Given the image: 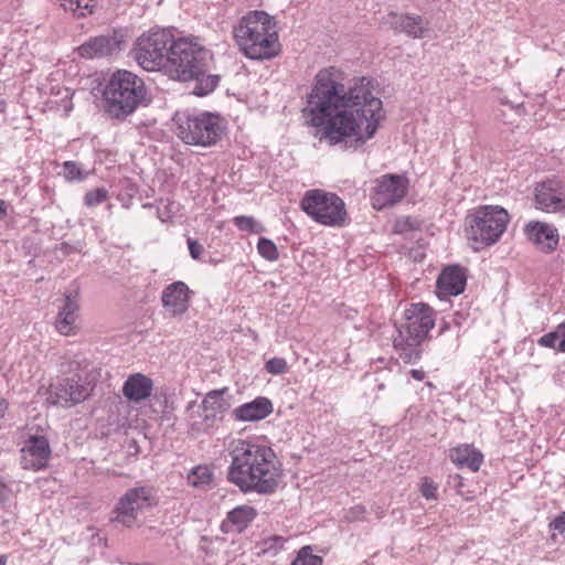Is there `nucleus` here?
<instances>
[{"label": "nucleus", "mask_w": 565, "mask_h": 565, "mask_svg": "<svg viewBox=\"0 0 565 565\" xmlns=\"http://www.w3.org/2000/svg\"><path fill=\"white\" fill-rule=\"evenodd\" d=\"M340 75L334 67L319 71L302 113L320 140L334 146L352 138L356 149L374 137L384 118L383 105L374 79L355 78L345 88Z\"/></svg>", "instance_id": "nucleus-1"}, {"label": "nucleus", "mask_w": 565, "mask_h": 565, "mask_svg": "<svg viewBox=\"0 0 565 565\" xmlns=\"http://www.w3.org/2000/svg\"><path fill=\"white\" fill-rule=\"evenodd\" d=\"M227 480L243 493L271 494L279 486L281 465L263 441L236 439L230 445Z\"/></svg>", "instance_id": "nucleus-2"}, {"label": "nucleus", "mask_w": 565, "mask_h": 565, "mask_svg": "<svg viewBox=\"0 0 565 565\" xmlns=\"http://www.w3.org/2000/svg\"><path fill=\"white\" fill-rule=\"evenodd\" d=\"M212 53L202 44L189 38L173 39L167 71L182 82L195 81L193 93L205 96L218 85V75H207Z\"/></svg>", "instance_id": "nucleus-3"}, {"label": "nucleus", "mask_w": 565, "mask_h": 565, "mask_svg": "<svg viewBox=\"0 0 565 565\" xmlns=\"http://www.w3.org/2000/svg\"><path fill=\"white\" fill-rule=\"evenodd\" d=\"M234 39L243 54L257 61L271 60L280 51L277 25L265 11H252L234 26Z\"/></svg>", "instance_id": "nucleus-4"}, {"label": "nucleus", "mask_w": 565, "mask_h": 565, "mask_svg": "<svg viewBox=\"0 0 565 565\" xmlns=\"http://www.w3.org/2000/svg\"><path fill=\"white\" fill-rule=\"evenodd\" d=\"M436 322L435 310L426 303H412L404 311V322L396 324L397 334L393 347L406 364L417 363L422 358V343Z\"/></svg>", "instance_id": "nucleus-5"}, {"label": "nucleus", "mask_w": 565, "mask_h": 565, "mask_svg": "<svg viewBox=\"0 0 565 565\" xmlns=\"http://www.w3.org/2000/svg\"><path fill=\"white\" fill-rule=\"evenodd\" d=\"M105 111L111 118L125 119L131 115L146 96L145 83L136 74L118 70L115 72L105 89Z\"/></svg>", "instance_id": "nucleus-6"}, {"label": "nucleus", "mask_w": 565, "mask_h": 565, "mask_svg": "<svg viewBox=\"0 0 565 565\" xmlns=\"http://www.w3.org/2000/svg\"><path fill=\"white\" fill-rule=\"evenodd\" d=\"M177 136L186 145L215 146L225 132L226 121L217 113H177L173 117Z\"/></svg>", "instance_id": "nucleus-7"}, {"label": "nucleus", "mask_w": 565, "mask_h": 565, "mask_svg": "<svg viewBox=\"0 0 565 565\" xmlns=\"http://www.w3.org/2000/svg\"><path fill=\"white\" fill-rule=\"evenodd\" d=\"M509 221L510 216L503 207L480 206L467 216V237L473 243L476 250L493 245L505 232Z\"/></svg>", "instance_id": "nucleus-8"}, {"label": "nucleus", "mask_w": 565, "mask_h": 565, "mask_svg": "<svg viewBox=\"0 0 565 565\" xmlns=\"http://www.w3.org/2000/svg\"><path fill=\"white\" fill-rule=\"evenodd\" d=\"M173 39L174 35L167 29H150L136 40L132 49L134 58L148 72L167 68Z\"/></svg>", "instance_id": "nucleus-9"}, {"label": "nucleus", "mask_w": 565, "mask_h": 565, "mask_svg": "<svg viewBox=\"0 0 565 565\" xmlns=\"http://www.w3.org/2000/svg\"><path fill=\"white\" fill-rule=\"evenodd\" d=\"M301 210L326 226H341L347 217L345 204L337 194L320 189L309 190L300 201Z\"/></svg>", "instance_id": "nucleus-10"}, {"label": "nucleus", "mask_w": 565, "mask_h": 565, "mask_svg": "<svg viewBox=\"0 0 565 565\" xmlns=\"http://www.w3.org/2000/svg\"><path fill=\"white\" fill-rule=\"evenodd\" d=\"M89 383L79 375L64 377L47 388L46 401L55 406L71 407L85 401L90 394Z\"/></svg>", "instance_id": "nucleus-11"}, {"label": "nucleus", "mask_w": 565, "mask_h": 565, "mask_svg": "<svg viewBox=\"0 0 565 565\" xmlns=\"http://www.w3.org/2000/svg\"><path fill=\"white\" fill-rule=\"evenodd\" d=\"M153 490L148 486L135 487L125 492L116 504V520L130 526L137 518V513L151 505Z\"/></svg>", "instance_id": "nucleus-12"}, {"label": "nucleus", "mask_w": 565, "mask_h": 565, "mask_svg": "<svg viewBox=\"0 0 565 565\" xmlns=\"http://www.w3.org/2000/svg\"><path fill=\"white\" fill-rule=\"evenodd\" d=\"M408 179L398 174H385L376 180L372 194V205L376 210L393 206L399 202L407 192Z\"/></svg>", "instance_id": "nucleus-13"}, {"label": "nucleus", "mask_w": 565, "mask_h": 565, "mask_svg": "<svg viewBox=\"0 0 565 565\" xmlns=\"http://www.w3.org/2000/svg\"><path fill=\"white\" fill-rule=\"evenodd\" d=\"M385 23L397 33H404L412 39H423L429 36V20L415 13H395L391 12L385 18Z\"/></svg>", "instance_id": "nucleus-14"}, {"label": "nucleus", "mask_w": 565, "mask_h": 565, "mask_svg": "<svg viewBox=\"0 0 565 565\" xmlns=\"http://www.w3.org/2000/svg\"><path fill=\"white\" fill-rule=\"evenodd\" d=\"M536 209L546 213L565 210V192L558 180L550 179L539 183L534 193Z\"/></svg>", "instance_id": "nucleus-15"}, {"label": "nucleus", "mask_w": 565, "mask_h": 565, "mask_svg": "<svg viewBox=\"0 0 565 565\" xmlns=\"http://www.w3.org/2000/svg\"><path fill=\"white\" fill-rule=\"evenodd\" d=\"M51 456V448L46 437L31 436L21 449V467L26 470L39 471L46 467Z\"/></svg>", "instance_id": "nucleus-16"}, {"label": "nucleus", "mask_w": 565, "mask_h": 565, "mask_svg": "<svg viewBox=\"0 0 565 565\" xmlns=\"http://www.w3.org/2000/svg\"><path fill=\"white\" fill-rule=\"evenodd\" d=\"M527 239L542 253L552 254L559 243L558 230L548 223L531 221L524 227Z\"/></svg>", "instance_id": "nucleus-17"}, {"label": "nucleus", "mask_w": 565, "mask_h": 565, "mask_svg": "<svg viewBox=\"0 0 565 565\" xmlns=\"http://www.w3.org/2000/svg\"><path fill=\"white\" fill-rule=\"evenodd\" d=\"M191 290L189 286L181 280L166 286L161 294V303L170 317L183 316L190 307Z\"/></svg>", "instance_id": "nucleus-18"}, {"label": "nucleus", "mask_w": 565, "mask_h": 565, "mask_svg": "<svg viewBox=\"0 0 565 565\" xmlns=\"http://www.w3.org/2000/svg\"><path fill=\"white\" fill-rule=\"evenodd\" d=\"M466 286V269L459 265H448L438 275L436 281L437 296L439 299L459 296L465 291Z\"/></svg>", "instance_id": "nucleus-19"}, {"label": "nucleus", "mask_w": 565, "mask_h": 565, "mask_svg": "<svg viewBox=\"0 0 565 565\" xmlns=\"http://www.w3.org/2000/svg\"><path fill=\"white\" fill-rule=\"evenodd\" d=\"M78 51L85 58L109 56L120 51V40L116 34L98 35L84 42Z\"/></svg>", "instance_id": "nucleus-20"}, {"label": "nucleus", "mask_w": 565, "mask_h": 565, "mask_svg": "<svg viewBox=\"0 0 565 565\" xmlns=\"http://www.w3.org/2000/svg\"><path fill=\"white\" fill-rule=\"evenodd\" d=\"M273 403L269 398L258 396L233 409V417L238 422H258L273 413Z\"/></svg>", "instance_id": "nucleus-21"}, {"label": "nucleus", "mask_w": 565, "mask_h": 565, "mask_svg": "<svg viewBox=\"0 0 565 565\" xmlns=\"http://www.w3.org/2000/svg\"><path fill=\"white\" fill-rule=\"evenodd\" d=\"M152 390V380L141 373L129 375L122 385L124 396L134 403H139L150 397Z\"/></svg>", "instance_id": "nucleus-22"}, {"label": "nucleus", "mask_w": 565, "mask_h": 565, "mask_svg": "<svg viewBox=\"0 0 565 565\" xmlns=\"http://www.w3.org/2000/svg\"><path fill=\"white\" fill-rule=\"evenodd\" d=\"M257 516V510L247 504L238 505L227 512L226 519L222 523L224 533H242Z\"/></svg>", "instance_id": "nucleus-23"}, {"label": "nucleus", "mask_w": 565, "mask_h": 565, "mask_svg": "<svg viewBox=\"0 0 565 565\" xmlns=\"http://www.w3.org/2000/svg\"><path fill=\"white\" fill-rule=\"evenodd\" d=\"M226 388L213 390L209 392L202 401V408L204 412V420L212 424L221 420L224 414L230 409L231 404L224 397Z\"/></svg>", "instance_id": "nucleus-24"}, {"label": "nucleus", "mask_w": 565, "mask_h": 565, "mask_svg": "<svg viewBox=\"0 0 565 565\" xmlns=\"http://www.w3.org/2000/svg\"><path fill=\"white\" fill-rule=\"evenodd\" d=\"M450 459L458 468H468L472 472L480 469L483 456L469 445H462L450 451Z\"/></svg>", "instance_id": "nucleus-25"}, {"label": "nucleus", "mask_w": 565, "mask_h": 565, "mask_svg": "<svg viewBox=\"0 0 565 565\" xmlns=\"http://www.w3.org/2000/svg\"><path fill=\"white\" fill-rule=\"evenodd\" d=\"M539 345L565 352V321L537 340Z\"/></svg>", "instance_id": "nucleus-26"}, {"label": "nucleus", "mask_w": 565, "mask_h": 565, "mask_svg": "<svg viewBox=\"0 0 565 565\" xmlns=\"http://www.w3.org/2000/svg\"><path fill=\"white\" fill-rule=\"evenodd\" d=\"M213 480V471L206 465L193 467L188 475V483L194 488H207Z\"/></svg>", "instance_id": "nucleus-27"}, {"label": "nucleus", "mask_w": 565, "mask_h": 565, "mask_svg": "<svg viewBox=\"0 0 565 565\" xmlns=\"http://www.w3.org/2000/svg\"><path fill=\"white\" fill-rule=\"evenodd\" d=\"M285 543L286 539L281 535L265 537L258 543V554L274 557L284 550Z\"/></svg>", "instance_id": "nucleus-28"}, {"label": "nucleus", "mask_w": 565, "mask_h": 565, "mask_svg": "<svg viewBox=\"0 0 565 565\" xmlns=\"http://www.w3.org/2000/svg\"><path fill=\"white\" fill-rule=\"evenodd\" d=\"M65 11H71L77 17H86L93 12L94 0H58Z\"/></svg>", "instance_id": "nucleus-29"}, {"label": "nucleus", "mask_w": 565, "mask_h": 565, "mask_svg": "<svg viewBox=\"0 0 565 565\" xmlns=\"http://www.w3.org/2000/svg\"><path fill=\"white\" fill-rule=\"evenodd\" d=\"M233 224L242 232L252 234H260L265 232L264 225L253 216H235L233 218Z\"/></svg>", "instance_id": "nucleus-30"}, {"label": "nucleus", "mask_w": 565, "mask_h": 565, "mask_svg": "<svg viewBox=\"0 0 565 565\" xmlns=\"http://www.w3.org/2000/svg\"><path fill=\"white\" fill-rule=\"evenodd\" d=\"M77 319V315H71L67 312H58L55 320L56 330L63 335H71L74 333V326Z\"/></svg>", "instance_id": "nucleus-31"}, {"label": "nucleus", "mask_w": 565, "mask_h": 565, "mask_svg": "<svg viewBox=\"0 0 565 565\" xmlns=\"http://www.w3.org/2000/svg\"><path fill=\"white\" fill-rule=\"evenodd\" d=\"M258 254L268 262H275L279 257V253L275 243L266 237H260L257 243Z\"/></svg>", "instance_id": "nucleus-32"}, {"label": "nucleus", "mask_w": 565, "mask_h": 565, "mask_svg": "<svg viewBox=\"0 0 565 565\" xmlns=\"http://www.w3.org/2000/svg\"><path fill=\"white\" fill-rule=\"evenodd\" d=\"M321 556L312 554L310 546L301 547L290 565H322Z\"/></svg>", "instance_id": "nucleus-33"}, {"label": "nucleus", "mask_w": 565, "mask_h": 565, "mask_svg": "<svg viewBox=\"0 0 565 565\" xmlns=\"http://www.w3.org/2000/svg\"><path fill=\"white\" fill-rule=\"evenodd\" d=\"M62 170L63 177L70 182L83 181L86 177L76 161H65L62 166Z\"/></svg>", "instance_id": "nucleus-34"}, {"label": "nucleus", "mask_w": 565, "mask_h": 565, "mask_svg": "<svg viewBox=\"0 0 565 565\" xmlns=\"http://www.w3.org/2000/svg\"><path fill=\"white\" fill-rule=\"evenodd\" d=\"M107 198L108 191L105 188H97L95 190L88 191L84 195V204L87 207H94L105 202Z\"/></svg>", "instance_id": "nucleus-35"}, {"label": "nucleus", "mask_w": 565, "mask_h": 565, "mask_svg": "<svg viewBox=\"0 0 565 565\" xmlns=\"http://www.w3.org/2000/svg\"><path fill=\"white\" fill-rule=\"evenodd\" d=\"M419 491L426 500H437L438 498V484L429 477L422 478Z\"/></svg>", "instance_id": "nucleus-36"}, {"label": "nucleus", "mask_w": 565, "mask_h": 565, "mask_svg": "<svg viewBox=\"0 0 565 565\" xmlns=\"http://www.w3.org/2000/svg\"><path fill=\"white\" fill-rule=\"evenodd\" d=\"M151 408L156 414L161 415V419H168V415L170 414L168 398L166 396H159L154 394L151 398Z\"/></svg>", "instance_id": "nucleus-37"}, {"label": "nucleus", "mask_w": 565, "mask_h": 565, "mask_svg": "<svg viewBox=\"0 0 565 565\" xmlns=\"http://www.w3.org/2000/svg\"><path fill=\"white\" fill-rule=\"evenodd\" d=\"M287 362L284 358H271L265 364V370L273 375H280L287 371Z\"/></svg>", "instance_id": "nucleus-38"}, {"label": "nucleus", "mask_w": 565, "mask_h": 565, "mask_svg": "<svg viewBox=\"0 0 565 565\" xmlns=\"http://www.w3.org/2000/svg\"><path fill=\"white\" fill-rule=\"evenodd\" d=\"M416 228L417 222L408 216L398 218L394 225V231L399 234L414 231Z\"/></svg>", "instance_id": "nucleus-39"}, {"label": "nucleus", "mask_w": 565, "mask_h": 565, "mask_svg": "<svg viewBox=\"0 0 565 565\" xmlns=\"http://www.w3.org/2000/svg\"><path fill=\"white\" fill-rule=\"evenodd\" d=\"M76 298H77V294H75L74 296L72 294L65 295L64 305L60 309L58 312H67L71 315H77L79 307H78Z\"/></svg>", "instance_id": "nucleus-40"}, {"label": "nucleus", "mask_w": 565, "mask_h": 565, "mask_svg": "<svg viewBox=\"0 0 565 565\" xmlns=\"http://www.w3.org/2000/svg\"><path fill=\"white\" fill-rule=\"evenodd\" d=\"M186 244H188L190 256L194 260H199L204 252L203 245L201 243H199L198 239L192 238V237H188Z\"/></svg>", "instance_id": "nucleus-41"}, {"label": "nucleus", "mask_w": 565, "mask_h": 565, "mask_svg": "<svg viewBox=\"0 0 565 565\" xmlns=\"http://www.w3.org/2000/svg\"><path fill=\"white\" fill-rule=\"evenodd\" d=\"M173 203H168L164 205V207H158L157 209V216L161 222H168L171 221L173 217L172 206Z\"/></svg>", "instance_id": "nucleus-42"}, {"label": "nucleus", "mask_w": 565, "mask_h": 565, "mask_svg": "<svg viewBox=\"0 0 565 565\" xmlns=\"http://www.w3.org/2000/svg\"><path fill=\"white\" fill-rule=\"evenodd\" d=\"M551 526L559 534L565 535V511L552 521Z\"/></svg>", "instance_id": "nucleus-43"}, {"label": "nucleus", "mask_w": 565, "mask_h": 565, "mask_svg": "<svg viewBox=\"0 0 565 565\" xmlns=\"http://www.w3.org/2000/svg\"><path fill=\"white\" fill-rule=\"evenodd\" d=\"M409 374L412 375V377L416 381H423L426 376L424 370L422 369H413L409 371Z\"/></svg>", "instance_id": "nucleus-44"}, {"label": "nucleus", "mask_w": 565, "mask_h": 565, "mask_svg": "<svg viewBox=\"0 0 565 565\" xmlns=\"http://www.w3.org/2000/svg\"><path fill=\"white\" fill-rule=\"evenodd\" d=\"M449 328H450V322L444 319L439 326V334L445 333Z\"/></svg>", "instance_id": "nucleus-45"}, {"label": "nucleus", "mask_w": 565, "mask_h": 565, "mask_svg": "<svg viewBox=\"0 0 565 565\" xmlns=\"http://www.w3.org/2000/svg\"><path fill=\"white\" fill-rule=\"evenodd\" d=\"M8 409V403L4 399H0V419L4 417Z\"/></svg>", "instance_id": "nucleus-46"}, {"label": "nucleus", "mask_w": 565, "mask_h": 565, "mask_svg": "<svg viewBox=\"0 0 565 565\" xmlns=\"http://www.w3.org/2000/svg\"><path fill=\"white\" fill-rule=\"evenodd\" d=\"M7 215V203L0 199V221Z\"/></svg>", "instance_id": "nucleus-47"}, {"label": "nucleus", "mask_w": 565, "mask_h": 565, "mask_svg": "<svg viewBox=\"0 0 565 565\" xmlns=\"http://www.w3.org/2000/svg\"><path fill=\"white\" fill-rule=\"evenodd\" d=\"M6 490H7L6 484L0 483V504H3L7 500V495L4 494Z\"/></svg>", "instance_id": "nucleus-48"}, {"label": "nucleus", "mask_w": 565, "mask_h": 565, "mask_svg": "<svg viewBox=\"0 0 565 565\" xmlns=\"http://www.w3.org/2000/svg\"><path fill=\"white\" fill-rule=\"evenodd\" d=\"M365 512V509L363 505H355L354 508L351 509V513H354V514H363Z\"/></svg>", "instance_id": "nucleus-49"}, {"label": "nucleus", "mask_w": 565, "mask_h": 565, "mask_svg": "<svg viewBox=\"0 0 565 565\" xmlns=\"http://www.w3.org/2000/svg\"><path fill=\"white\" fill-rule=\"evenodd\" d=\"M502 104L510 105L512 108H516V109H521V108H522V104L513 105V104H510V103H509L508 100H505V99H502Z\"/></svg>", "instance_id": "nucleus-50"}, {"label": "nucleus", "mask_w": 565, "mask_h": 565, "mask_svg": "<svg viewBox=\"0 0 565 565\" xmlns=\"http://www.w3.org/2000/svg\"><path fill=\"white\" fill-rule=\"evenodd\" d=\"M452 480L456 482V486H461V476L460 475H455L454 477H451Z\"/></svg>", "instance_id": "nucleus-51"}, {"label": "nucleus", "mask_w": 565, "mask_h": 565, "mask_svg": "<svg viewBox=\"0 0 565 565\" xmlns=\"http://www.w3.org/2000/svg\"><path fill=\"white\" fill-rule=\"evenodd\" d=\"M7 564V557L4 555H0V565Z\"/></svg>", "instance_id": "nucleus-52"}, {"label": "nucleus", "mask_w": 565, "mask_h": 565, "mask_svg": "<svg viewBox=\"0 0 565 565\" xmlns=\"http://www.w3.org/2000/svg\"><path fill=\"white\" fill-rule=\"evenodd\" d=\"M142 206H143L145 209H149V207H152V204H151V203H145Z\"/></svg>", "instance_id": "nucleus-53"}]
</instances>
